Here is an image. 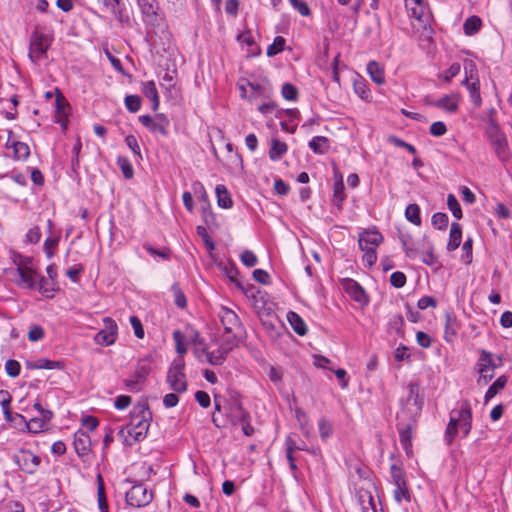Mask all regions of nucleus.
I'll list each match as a JSON object with an SVG mask.
<instances>
[{
  "label": "nucleus",
  "mask_w": 512,
  "mask_h": 512,
  "mask_svg": "<svg viewBox=\"0 0 512 512\" xmlns=\"http://www.w3.org/2000/svg\"><path fill=\"white\" fill-rule=\"evenodd\" d=\"M285 43L286 40L282 36H276L273 43L267 48V55L272 57L279 54L284 50Z\"/></svg>",
  "instance_id": "obj_44"
},
{
  "label": "nucleus",
  "mask_w": 512,
  "mask_h": 512,
  "mask_svg": "<svg viewBox=\"0 0 512 512\" xmlns=\"http://www.w3.org/2000/svg\"><path fill=\"white\" fill-rule=\"evenodd\" d=\"M215 192L217 196L218 205L221 208L228 209L232 207L233 201L229 195L227 188L224 185H217L215 188Z\"/></svg>",
  "instance_id": "obj_32"
},
{
  "label": "nucleus",
  "mask_w": 512,
  "mask_h": 512,
  "mask_svg": "<svg viewBox=\"0 0 512 512\" xmlns=\"http://www.w3.org/2000/svg\"><path fill=\"white\" fill-rule=\"evenodd\" d=\"M52 39L37 28L31 33L29 40V59L38 64L47 56V51L51 45Z\"/></svg>",
  "instance_id": "obj_7"
},
{
  "label": "nucleus",
  "mask_w": 512,
  "mask_h": 512,
  "mask_svg": "<svg viewBox=\"0 0 512 512\" xmlns=\"http://www.w3.org/2000/svg\"><path fill=\"white\" fill-rule=\"evenodd\" d=\"M391 479L395 488L393 490V497L397 503L402 501L410 502L411 496L405 480V473L402 468L393 464L390 467Z\"/></svg>",
  "instance_id": "obj_8"
},
{
  "label": "nucleus",
  "mask_w": 512,
  "mask_h": 512,
  "mask_svg": "<svg viewBox=\"0 0 512 512\" xmlns=\"http://www.w3.org/2000/svg\"><path fill=\"white\" fill-rule=\"evenodd\" d=\"M142 13L148 17L155 16L157 10L156 0H137Z\"/></svg>",
  "instance_id": "obj_41"
},
{
  "label": "nucleus",
  "mask_w": 512,
  "mask_h": 512,
  "mask_svg": "<svg viewBox=\"0 0 512 512\" xmlns=\"http://www.w3.org/2000/svg\"><path fill=\"white\" fill-rule=\"evenodd\" d=\"M97 497H98V507L100 512H109L108 502L105 494L104 483L101 475H98V488H97Z\"/></svg>",
  "instance_id": "obj_37"
},
{
  "label": "nucleus",
  "mask_w": 512,
  "mask_h": 512,
  "mask_svg": "<svg viewBox=\"0 0 512 512\" xmlns=\"http://www.w3.org/2000/svg\"><path fill=\"white\" fill-rule=\"evenodd\" d=\"M287 321L291 325L292 329L300 336H304L307 333V326L304 320L299 314L294 311L287 313Z\"/></svg>",
  "instance_id": "obj_27"
},
{
  "label": "nucleus",
  "mask_w": 512,
  "mask_h": 512,
  "mask_svg": "<svg viewBox=\"0 0 512 512\" xmlns=\"http://www.w3.org/2000/svg\"><path fill=\"white\" fill-rule=\"evenodd\" d=\"M367 73L370 78L378 85L385 83V72L383 66L377 61H370L367 64Z\"/></svg>",
  "instance_id": "obj_23"
},
{
  "label": "nucleus",
  "mask_w": 512,
  "mask_h": 512,
  "mask_svg": "<svg viewBox=\"0 0 512 512\" xmlns=\"http://www.w3.org/2000/svg\"><path fill=\"white\" fill-rule=\"evenodd\" d=\"M173 339L176 344L177 353L180 355H184L187 352V347L184 343V339H185L184 334L179 330H175L173 332Z\"/></svg>",
  "instance_id": "obj_54"
},
{
  "label": "nucleus",
  "mask_w": 512,
  "mask_h": 512,
  "mask_svg": "<svg viewBox=\"0 0 512 512\" xmlns=\"http://www.w3.org/2000/svg\"><path fill=\"white\" fill-rule=\"evenodd\" d=\"M59 243V237H48L44 242V250L47 258H52L54 255V249Z\"/></svg>",
  "instance_id": "obj_57"
},
{
  "label": "nucleus",
  "mask_w": 512,
  "mask_h": 512,
  "mask_svg": "<svg viewBox=\"0 0 512 512\" xmlns=\"http://www.w3.org/2000/svg\"><path fill=\"white\" fill-rule=\"evenodd\" d=\"M104 3L119 22L129 21L127 11L120 0H104Z\"/></svg>",
  "instance_id": "obj_20"
},
{
  "label": "nucleus",
  "mask_w": 512,
  "mask_h": 512,
  "mask_svg": "<svg viewBox=\"0 0 512 512\" xmlns=\"http://www.w3.org/2000/svg\"><path fill=\"white\" fill-rule=\"evenodd\" d=\"M184 360L175 359L167 373V382L175 392L182 393L187 389L186 375L184 373Z\"/></svg>",
  "instance_id": "obj_9"
},
{
  "label": "nucleus",
  "mask_w": 512,
  "mask_h": 512,
  "mask_svg": "<svg viewBox=\"0 0 512 512\" xmlns=\"http://www.w3.org/2000/svg\"><path fill=\"white\" fill-rule=\"evenodd\" d=\"M508 378L505 375L499 376L493 384L487 389L485 396H484V402L488 403L492 398H494L498 392L505 388L507 384Z\"/></svg>",
  "instance_id": "obj_29"
},
{
  "label": "nucleus",
  "mask_w": 512,
  "mask_h": 512,
  "mask_svg": "<svg viewBox=\"0 0 512 512\" xmlns=\"http://www.w3.org/2000/svg\"><path fill=\"white\" fill-rule=\"evenodd\" d=\"M406 219L416 226L421 225L420 208L417 204H409L405 209Z\"/></svg>",
  "instance_id": "obj_38"
},
{
  "label": "nucleus",
  "mask_w": 512,
  "mask_h": 512,
  "mask_svg": "<svg viewBox=\"0 0 512 512\" xmlns=\"http://www.w3.org/2000/svg\"><path fill=\"white\" fill-rule=\"evenodd\" d=\"M138 120L152 133H159L163 136L168 134V131H164L161 127L162 125H159L154 117H151L150 115H141L139 116Z\"/></svg>",
  "instance_id": "obj_33"
},
{
  "label": "nucleus",
  "mask_w": 512,
  "mask_h": 512,
  "mask_svg": "<svg viewBox=\"0 0 512 512\" xmlns=\"http://www.w3.org/2000/svg\"><path fill=\"white\" fill-rule=\"evenodd\" d=\"M399 240L402 244V248L405 254L410 259H415L418 256V250L412 245V238L408 234L400 233Z\"/></svg>",
  "instance_id": "obj_35"
},
{
  "label": "nucleus",
  "mask_w": 512,
  "mask_h": 512,
  "mask_svg": "<svg viewBox=\"0 0 512 512\" xmlns=\"http://www.w3.org/2000/svg\"><path fill=\"white\" fill-rule=\"evenodd\" d=\"M458 429L466 437L472 429V411L469 401H462L458 409H453L449 414V423L445 430V441L450 445L458 434Z\"/></svg>",
  "instance_id": "obj_3"
},
{
  "label": "nucleus",
  "mask_w": 512,
  "mask_h": 512,
  "mask_svg": "<svg viewBox=\"0 0 512 512\" xmlns=\"http://www.w3.org/2000/svg\"><path fill=\"white\" fill-rule=\"evenodd\" d=\"M103 326V329L96 334L95 341L100 345L110 346L114 344L117 339L118 326L110 317L103 319Z\"/></svg>",
  "instance_id": "obj_13"
},
{
  "label": "nucleus",
  "mask_w": 512,
  "mask_h": 512,
  "mask_svg": "<svg viewBox=\"0 0 512 512\" xmlns=\"http://www.w3.org/2000/svg\"><path fill=\"white\" fill-rule=\"evenodd\" d=\"M383 241V236L380 232L376 230H365L362 233L359 234L358 244L359 246L362 245H372V246H379L380 243Z\"/></svg>",
  "instance_id": "obj_22"
},
{
  "label": "nucleus",
  "mask_w": 512,
  "mask_h": 512,
  "mask_svg": "<svg viewBox=\"0 0 512 512\" xmlns=\"http://www.w3.org/2000/svg\"><path fill=\"white\" fill-rule=\"evenodd\" d=\"M172 291L174 294V303L179 308H185L187 305L186 297L182 290L178 287V285L172 286Z\"/></svg>",
  "instance_id": "obj_55"
},
{
  "label": "nucleus",
  "mask_w": 512,
  "mask_h": 512,
  "mask_svg": "<svg viewBox=\"0 0 512 512\" xmlns=\"http://www.w3.org/2000/svg\"><path fill=\"white\" fill-rule=\"evenodd\" d=\"M491 145L500 161L505 162L509 159L510 150L506 136L495 138L494 141L491 142Z\"/></svg>",
  "instance_id": "obj_21"
},
{
  "label": "nucleus",
  "mask_w": 512,
  "mask_h": 512,
  "mask_svg": "<svg viewBox=\"0 0 512 512\" xmlns=\"http://www.w3.org/2000/svg\"><path fill=\"white\" fill-rule=\"evenodd\" d=\"M342 289L347 293L354 301L367 305L369 298L364 288L354 279L344 278L341 280Z\"/></svg>",
  "instance_id": "obj_14"
},
{
  "label": "nucleus",
  "mask_w": 512,
  "mask_h": 512,
  "mask_svg": "<svg viewBox=\"0 0 512 512\" xmlns=\"http://www.w3.org/2000/svg\"><path fill=\"white\" fill-rule=\"evenodd\" d=\"M358 499L363 512H383L381 508L377 509V503L371 492L360 490Z\"/></svg>",
  "instance_id": "obj_19"
},
{
  "label": "nucleus",
  "mask_w": 512,
  "mask_h": 512,
  "mask_svg": "<svg viewBox=\"0 0 512 512\" xmlns=\"http://www.w3.org/2000/svg\"><path fill=\"white\" fill-rule=\"evenodd\" d=\"M447 132V127L444 122L436 121L430 126V133L435 137L443 136Z\"/></svg>",
  "instance_id": "obj_64"
},
{
  "label": "nucleus",
  "mask_w": 512,
  "mask_h": 512,
  "mask_svg": "<svg viewBox=\"0 0 512 512\" xmlns=\"http://www.w3.org/2000/svg\"><path fill=\"white\" fill-rule=\"evenodd\" d=\"M344 190H345V186L343 183V179H342V177H340L334 183L333 198H332V203L335 206H337L338 208L342 207V203L346 198V194H345Z\"/></svg>",
  "instance_id": "obj_34"
},
{
  "label": "nucleus",
  "mask_w": 512,
  "mask_h": 512,
  "mask_svg": "<svg viewBox=\"0 0 512 512\" xmlns=\"http://www.w3.org/2000/svg\"><path fill=\"white\" fill-rule=\"evenodd\" d=\"M6 373L10 377H17L20 374L21 366L18 361L10 359L5 363Z\"/></svg>",
  "instance_id": "obj_56"
},
{
  "label": "nucleus",
  "mask_w": 512,
  "mask_h": 512,
  "mask_svg": "<svg viewBox=\"0 0 512 512\" xmlns=\"http://www.w3.org/2000/svg\"><path fill=\"white\" fill-rule=\"evenodd\" d=\"M151 371L150 365L147 361H140L130 378L124 381L125 386L131 392H139L141 390V384L145 381L146 377Z\"/></svg>",
  "instance_id": "obj_12"
},
{
  "label": "nucleus",
  "mask_w": 512,
  "mask_h": 512,
  "mask_svg": "<svg viewBox=\"0 0 512 512\" xmlns=\"http://www.w3.org/2000/svg\"><path fill=\"white\" fill-rule=\"evenodd\" d=\"M44 330L39 325H33L28 332V339L31 342H37L44 338Z\"/></svg>",
  "instance_id": "obj_60"
},
{
  "label": "nucleus",
  "mask_w": 512,
  "mask_h": 512,
  "mask_svg": "<svg viewBox=\"0 0 512 512\" xmlns=\"http://www.w3.org/2000/svg\"><path fill=\"white\" fill-rule=\"evenodd\" d=\"M295 416L301 427V430L307 436L310 433L312 427L308 423V417L306 413L301 409H296Z\"/></svg>",
  "instance_id": "obj_50"
},
{
  "label": "nucleus",
  "mask_w": 512,
  "mask_h": 512,
  "mask_svg": "<svg viewBox=\"0 0 512 512\" xmlns=\"http://www.w3.org/2000/svg\"><path fill=\"white\" fill-rule=\"evenodd\" d=\"M308 146L315 154L323 155L329 149V140L325 136H315L309 141Z\"/></svg>",
  "instance_id": "obj_30"
},
{
  "label": "nucleus",
  "mask_w": 512,
  "mask_h": 512,
  "mask_svg": "<svg viewBox=\"0 0 512 512\" xmlns=\"http://www.w3.org/2000/svg\"><path fill=\"white\" fill-rule=\"evenodd\" d=\"M13 461L27 474H34L41 463L40 457L29 450H20L13 456Z\"/></svg>",
  "instance_id": "obj_11"
},
{
  "label": "nucleus",
  "mask_w": 512,
  "mask_h": 512,
  "mask_svg": "<svg viewBox=\"0 0 512 512\" xmlns=\"http://www.w3.org/2000/svg\"><path fill=\"white\" fill-rule=\"evenodd\" d=\"M246 84H247V87H249L251 90V93H250L251 100L258 96H266L268 93L267 87L263 84H260L257 82H250V81H247Z\"/></svg>",
  "instance_id": "obj_45"
},
{
  "label": "nucleus",
  "mask_w": 512,
  "mask_h": 512,
  "mask_svg": "<svg viewBox=\"0 0 512 512\" xmlns=\"http://www.w3.org/2000/svg\"><path fill=\"white\" fill-rule=\"evenodd\" d=\"M281 95L286 100L296 101L298 98V89L291 83H285L282 85Z\"/></svg>",
  "instance_id": "obj_46"
},
{
  "label": "nucleus",
  "mask_w": 512,
  "mask_h": 512,
  "mask_svg": "<svg viewBox=\"0 0 512 512\" xmlns=\"http://www.w3.org/2000/svg\"><path fill=\"white\" fill-rule=\"evenodd\" d=\"M460 96L457 93L444 95L430 105L442 109L448 113H455L459 108Z\"/></svg>",
  "instance_id": "obj_15"
},
{
  "label": "nucleus",
  "mask_w": 512,
  "mask_h": 512,
  "mask_svg": "<svg viewBox=\"0 0 512 512\" xmlns=\"http://www.w3.org/2000/svg\"><path fill=\"white\" fill-rule=\"evenodd\" d=\"M463 83L467 86L472 103L476 107H480L482 98L480 95V83L478 77L475 78V81L469 82V78L466 76Z\"/></svg>",
  "instance_id": "obj_28"
},
{
  "label": "nucleus",
  "mask_w": 512,
  "mask_h": 512,
  "mask_svg": "<svg viewBox=\"0 0 512 512\" xmlns=\"http://www.w3.org/2000/svg\"><path fill=\"white\" fill-rule=\"evenodd\" d=\"M287 150H288V147H287L286 143H284L276 138H273L271 140V147L269 150V158L272 161H277L287 152Z\"/></svg>",
  "instance_id": "obj_31"
},
{
  "label": "nucleus",
  "mask_w": 512,
  "mask_h": 512,
  "mask_svg": "<svg viewBox=\"0 0 512 512\" xmlns=\"http://www.w3.org/2000/svg\"><path fill=\"white\" fill-rule=\"evenodd\" d=\"M74 448L78 456H85L91 449V439L87 432L78 430L74 434Z\"/></svg>",
  "instance_id": "obj_17"
},
{
  "label": "nucleus",
  "mask_w": 512,
  "mask_h": 512,
  "mask_svg": "<svg viewBox=\"0 0 512 512\" xmlns=\"http://www.w3.org/2000/svg\"><path fill=\"white\" fill-rule=\"evenodd\" d=\"M117 165L126 179H131L134 175V169L130 161L124 156L117 157Z\"/></svg>",
  "instance_id": "obj_42"
},
{
  "label": "nucleus",
  "mask_w": 512,
  "mask_h": 512,
  "mask_svg": "<svg viewBox=\"0 0 512 512\" xmlns=\"http://www.w3.org/2000/svg\"><path fill=\"white\" fill-rule=\"evenodd\" d=\"M482 26V20L480 17L473 15L466 19L463 25L464 33L466 35L476 34Z\"/></svg>",
  "instance_id": "obj_36"
},
{
  "label": "nucleus",
  "mask_w": 512,
  "mask_h": 512,
  "mask_svg": "<svg viewBox=\"0 0 512 512\" xmlns=\"http://www.w3.org/2000/svg\"><path fill=\"white\" fill-rule=\"evenodd\" d=\"M462 240V228L461 225L457 222H453L450 227V235H449V241L447 244V250L448 251H454L456 250Z\"/></svg>",
  "instance_id": "obj_25"
},
{
  "label": "nucleus",
  "mask_w": 512,
  "mask_h": 512,
  "mask_svg": "<svg viewBox=\"0 0 512 512\" xmlns=\"http://www.w3.org/2000/svg\"><path fill=\"white\" fill-rule=\"evenodd\" d=\"M28 367L31 369H59L61 368V363L58 361H52L45 358L38 359L33 363H28Z\"/></svg>",
  "instance_id": "obj_39"
},
{
  "label": "nucleus",
  "mask_w": 512,
  "mask_h": 512,
  "mask_svg": "<svg viewBox=\"0 0 512 512\" xmlns=\"http://www.w3.org/2000/svg\"><path fill=\"white\" fill-rule=\"evenodd\" d=\"M318 429H319V434H320V437L322 440L328 439L333 433V428H332L331 423L325 418H321L319 420Z\"/></svg>",
  "instance_id": "obj_51"
},
{
  "label": "nucleus",
  "mask_w": 512,
  "mask_h": 512,
  "mask_svg": "<svg viewBox=\"0 0 512 512\" xmlns=\"http://www.w3.org/2000/svg\"><path fill=\"white\" fill-rule=\"evenodd\" d=\"M142 92L152 102L153 111H156L159 108L160 101L155 82H144L142 85Z\"/></svg>",
  "instance_id": "obj_26"
},
{
  "label": "nucleus",
  "mask_w": 512,
  "mask_h": 512,
  "mask_svg": "<svg viewBox=\"0 0 512 512\" xmlns=\"http://www.w3.org/2000/svg\"><path fill=\"white\" fill-rule=\"evenodd\" d=\"M130 323L134 330L135 336L139 339H143L145 333L140 319L137 316H131Z\"/></svg>",
  "instance_id": "obj_62"
},
{
  "label": "nucleus",
  "mask_w": 512,
  "mask_h": 512,
  "mask_svg": "<svg viewBox=\"0 0 512 512\" xmlns=\"http://www.w3.org/2000/svg\"><path fill=\"white\" fill-rule=\"evenodd\" d=\"M390 283L395 288H402L406 284V275L400 271L393 272L390 276Z\"/></svg>",
  "instance_id": "obj_59"
},
{
  "label": "nucleus",
  "mask_w": 512,
  "mask_h": 512,
  "mask_svg": "<svg viewBox=\"0 0 512 512\" xmlns=\"http://www.w3.org/2000/svg\"><path fill=\"white\" fill-rule=\"evenodd\" d=\"M125 106L131 113H136L141 108V98L138 95H128L125 97Z\"/></svg>",
  "instance_id": "obj_49"
},
{
  "label": "nucleus",
  "mask_w": 512,
  "mask_h": 512,
  "mask_svg": "<svg viewBox=\"0 0 512 512\" xmlns=\"http://www.w3.org/2000/svg\"><path fill=\"white\" fill-rule=\"evenodd\" d=\"M241 261L242 263L247 266V267H254L256 264H257V257L256 255L250 251V250H245L242 254H241Z\"/></svg>",
  "instance_id": "obj_63"
},
{
  "label": "nucleus",
  "mask_w": 512,
  "mask_h": 512,
  "mask_svg": "<svg viewBox=\"0 0 512 512\" xmlns=\"http://www.w3.org/2000/svg\"><path fill=\"white\" fill-rule=\"evenodd\" d=\"M218 317L224 328V338L238 344L239 340L245 336V328L238 315L233 310L221 306Z\"/></svg>",
  "instance_id": "obj_5"
},
{
  "label": "nucleus",
  "mask_w": 512,
  "mask_h": 512,
  "mask_svg": "<svg viewBox=\"0 0 512 512\" xmlns=\"http://www.w3.org/2000/svg\"><path fill=\"white\" fill-rule=\"evenodd\" d=\"M292 7L297 10L302 16H309L311 14V10L308 4L302 0H289Z\"/></svg>",
  "instance_id": "obj_58"
},
{
  "label": "nucleus",
  "mask_w": 512,
  "mask_h": 512,
  "mask_svg": "<svg viewBox=\"0 0 512 512\" xmlns=\"http://www.w3.org/2000/svg\"><path fill=\"white\" fill-rule=\"evenodd\" d=\"M431 222L436 229L444 230L448 225V216L447 214L441 212L435 213L432 216Z\"/></svg>",
  "instance_id": "obj_53"
},
{
  "label": "nucleus",
  "mask_w": 512,
  "mask_h": 512,
  "mask_svg": "<svg viewBox=\"0 0 512 512\" xmlns=\"http://www.w3.org/2000/svg\"><path fill=\"white\" fill-rule=\"evenodd\" d=\"M447 206L456 219L462 218L461 206H460L457 198L453 194L448 195Z\"/></svg>",
  "instance_id": "obj_47"
},
{
  "label": "nucleus",
  "mask_w": 512,
  "mask_h": 512,
  "mask_svg": "<svg viewBox=\"0 0 512 512\" xmlns=\"http://www.w3.org/2000/svg\"><path fill=\"white\" fill-rule=\"evenodd\" d=\"M226 413L232 425L245 423L249 418L248 413L243 409L241 404L236 401L229 405Z\"/></svg>",
  "instance_id": "obj_18"
},
{
  "label": "nucleus",
  "mask_w": 512,
  "mask_h": 512,
  "mask_svg": "<svg viewBox=\"0 0 512 512\" xmlns=\"http://www.w3.org/2000/svg\"><path fill=\"white\" fill-rule=\"evenodd\" d=\"M125 143L132 150L134 155L142 159L140 146L138 144L137 138L134 135L126 136Z\"/></svg>",
  "instance_id": "obj_61"
},
{
  "label": "nucleus",
  "mask_w": 512,
  "mask_h": 512,
  "mask_svg": "<svg viewBox=\"0 0 512 512\" xmlns=\"http://www.w3.org/2000/svg\"><path fill=\"white\" fill-rule=\"evenodd\" d=\"M15 263L17 265V272L23 285L30 289L38 287L42 293L46 292L44 287L47 283V280L43 276L39 275L34 269L33 261L31 258L20 257V261H15Z\"/></svg>",
  "instance_id": "obj_6"
},
{
  "label": "nucleus",
  "mask_w": 512,
  "mask_h": 512,
  "mask_svg": "<svg viewBox=\"0 0 512 512\" xmlns=\"http://www.w3.org/2000/svg\"><path fill=\"white\" fill-rule=\"evenodd\" d=\"M12 148L14 152V158L17 160H25L30 155V148L29 146L24 142H13Z\"/></svg>",
  "instance_id": "obj_40"
},
{
  "label": "nucleus",
  "mask_w": 512,
  "mask_h": 512,
  "mask_svg": "<svg viewBox=\"0 0 512 512\" xmlns=\"http://www.w3.org/2000/svg\"><path fill=\"white\" fill-rule=\"evenodd\" d=\"M153 500V493L143 484L133 485L125 494V502L134 508H141L149 505Z\"/></svg>",
  "instance_id": "obj_10"
},
{
  "label": "nucleus",
  "mask_w": 512,
  "mask_h": 512,
  "mask_svg": "<svg viewBox=\"0 0 512 512\" xmlns=\"http://www.w3.org/2000/svg\"><path fill=\"white\" fill-rule=\"evenodd\" d=\"M410 403L414 406V414H419L423 406V399L419 396V387L416 383H411L408 386L407 404Z\"/></svg>",
  "instance_id": "obj_24"
},
{
  "label": "nucleus",
  "mask_w": 512,
  "mask_h": 512,
  "mask_svg": "<svg viewBox=\"0 0 512 512\" xmlns=\"http://www.w3.org/2000/svg\"><path fill=\"white\" fill-rule=\"evenodd\" d=\"M411 429V425H407L405 428L399 430L400 443L403 449H405L406 451H408V449L411 448Z\"/></svg>",
  "instance_id": "obj_48"
},
{
  "label": "nucleus",
  "mask_w": 512,
  "mask_h": 512,
  "mask_svg": "<svg viewBox=\"0 0 512 512\" xmlns=\"http://www.w3.org/2000/svg\"><path fill=\"white\" fill-rule=\"evenodd\" d=\"M151 420V412L148 406L142 404L133 408L130 414V423L119 430L118 436L126 446L144 440L147 436Z\"/></svg>",
  "instance_id": "obj_1"
},
{
  "label": "nucleus",
  "mask_w": 512,
  "mask_h": 512,
  "mask_svg": "<svg viewBox=\"0 0 512 512\" xmlns=\"http://www.w3.org/2000/svg\"><path fill=\"white\" fill-rule=\"evenodd\" d=\"M460 325L456 316L452 313L445 314L444 339L448 343H453L457 339Z\"/></svg>",
  "instance_id": "obj_16"
},
{
  "label": "nucleus",
  "mask_w": 512,
  "mask_h": 512,
  "mask_svg": "<svg viewBox=\"0 0 512 512\" xmlns=\"http://www.w3.org/2000/svg\"><path fill=\"white\" fill-rule=\"evenodd\" d=\"M354 92L361 98L367 99L370 95V89L368 88L364 80H355L353 84Z\"/></svg>",
  "instance_id": "obj_52"
},
{
  "label": "nucleus",
  "mask_w": 512,
  "mask_h": 512,
  "mask_svg": "<svg viewBox=\"0 0 512 512\" xmlns=\"http://www.w3.org/2000/svg\"><path fill=\"white\" fill-rule=\"evenodd\" d=\"M193 344L195 346V351H201L205 354L207 362L211 365H221L230 351L237 346V343L224 337L221 343L216 339L211 341L209 344H206L197 332H195Z\"/></svg>",
  "instance_id": "obj_2"
},
{
  "label": "nucleus",
  "mask_w": 512,
  "mask_h": 512,
  "mask_svg": "<svg viewBox=\"0 0 512 512\" xmlns=\"http://www.w3.org/2000/svg\"><path fill=\"white\" fill-rule=\"evenodd\" d=\"M478 353L479 357L475 364V369L479 373L477 384L486 385L494 378V371L501 365L502 357L495 356L493 353L485 349H479Z\"/></svg>",
  "instance_id": "obj_4"
},
{
  "label": "nucleus",
  "mask_w": 512,
  "mask_h": 512,
  "mask_svg": "<svg viewBox=\"0 0 512 512\" xmlns=\"http://www.w3.org/2000/svg\"><path fill=\"white\" fill-rule=\"evenodd\" d=\"M10 403H11V396L7 391L1 390L0 391V405L2 407V411L4 414L5 420H11V409H10Z\"/></svg>",
  "instance_id": "obj_43"
}]
</instances>
